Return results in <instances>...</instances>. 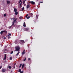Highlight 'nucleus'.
Here are the masks:
<instances>
[{
  "label": "nucleus",
  "mask_w": 73,
  "mask_h": 73,
  "mask_svg": "<svg viewBox=\"0 0 73 73\" xmlns=\"http://www.w3.org/2000/svg\"><path fill=\"white\" fill-rule=\"evenodd\" d=\"M8 68H9V69H11L12 68V67H11V66H8Z\"/></svg>",
  "instance_id": "nucleus-12"
},
{
  "label": "nucleus",
  "mask_w": 73,
  "mask_h": 73,
  "mask_svg": "<svg viewBox=\"0 0 73 73\" xmlns=\"http://www.w3.org/2000/svg\"><path fill=\"white\" fill-rule=\"evenodd\" d=\"M29 60H31V58H28V61H29Z\"/></svg>",
  "instance_id": "nucleus-35"
},
{
  "label": "nucleus",
  "mask_w": 73,
  "mask_h": 73,
  "mask_svg": "<svg viewBox=\"0 0 73 73\" xmlns=\"http://www.w3.org/2000/svg\"><path fill=\"white\" fill-rule=\"evenodd\" d=\"M25 4H24V5L25 6Z\"/></svg>",
  "instance_id": "nucleus-45"
},
{
  "label": "nucleus",
  "mask_w": 73,
  "mask_h": 73,
  "mask_svg": "<svg viewBox=\"0 0 73 73\" xmlns=\"http://www.w3.org/2000/svg\"><path fill=\"white\" fill-rule=\"evenodd\" d=\"M26 61V58H25V59L23 60V61Z\"/></svg>",
  "instance_id": "nucleus-28"
},
{
  "label": "nucleus",
  "mask_w": 73,
  "mask_h": 73,
  "mask_svg": "<svg viewBox=\"0 0 73 73\" xmlns=\"http://www.w3.org/2000/svg\"><path fill=\"white\" fill-rule=\"evenodd\" d=\"M29 15H30L31 16H32L33 15V13H30Z\"/></svg>",
  "instance_id": "nucleus-15"
},
{
  "label": "nucleus",
  "mask_w": 73,
  "mask_h": 73,
  "mask_svg": "<svg viewBox=\"0 0 73 73\" xmlns=\"http://www.w3.org/2000/svg\"><path fill=\"white\" fill-rule=\"evenodd\" d=\"M22 18H23V17L21 16H20L19 17V19H22Z\"/></svg>",
  "instance_id": "nucleus-16"
},
{
  "label": "nucleus",
  "mask_w": 73,
  "mask_h": 73,
  "mask_svg": "<svg viewBox=\"0 0 73 73\" xmlns=\"http://www.w3.org/2000/svg\"><path fill=\"white\" fill-rule=\"evenodd\" d=\"M25 43V42L23 40H21L20 41V44L21 45H23V44Z\"/></svg>",
  "instance_id": "nucleus-3"
},
{
  "label": "nucleus",
  "mask_w": 73,
  "mask_h": 73,
  "mask_svg": "<svg viewBox=\"0 0 73 73\" xmlns=\"http://www.w3.org/2000/svg\"><path fill=\"white\" fill-rule=\"evenodd\" d=\"M29 14L27 15L26 16V18H27V17H28V16H29Z\"/></svg>",
  "instance_id": "nucleus-27"
},
{
  "label": "nucleus",
  "mask_w": 73,
  "mask_h": 73,
  "mask_svg": "<svg viewBox=\"0 0 73 73\" xmlns=\"http://www.w3.org/2000/svg\"><path fill=\"white\" fill-rule=\"evenodd\" d=\"M31 3L32 4H35V2H33V1H31Z\"/></svg>",
  "instance_id": "nucleus-8"
},
{
  "label": "nucleus",
  "mask_w": 73,
  "mask_h": 73,
  "mask_svg": "<svg viewBox=\"0 0 73 73\" xmlns=\"http://www.w3.org/2000/svg\"><path fill=\"white\" fill-rule=\"evenodd\" d=\"M19 7H22L21 4H20Z\"/></svg>",
  "instance_id": "nucleus-31"
},
{
  "label": "nucleus",
  "mask_w": 73,
  "mask_h": 73,
  "mask_svg": "<svg viewBox=\"0 0 73 73\" xmlns=\"http://www.w3.org/2000/svg\"><path fill=\"white\" fill-rule=\"evenodd\" d=\"M29 29V28H27L26 29V31H28Z\"/></svg>",
  "instance_id": "nucleus-23"
},
{
  "label": "nucleus",
  "mask_w": 73,
  "mask_h": 73,
  "mask_svg": "<svg viewBox=\"0 0 73 73\" xmlns=\"http://www.w3.org/2000/svg\"><path fill=\"white\" fill-rule=\"evenodd\" d=\"M24 7H23L22 9V11H24Z\"/></svg>",
  "instance_id": "nucleus-29"
},
{
  "label": "nucleus",
  "mask_w": 73,
  "mask_h": 73,
  "mask_svg": "<svg viewBox=\"0 0 73 73\" xmlns=\"http://www.w3.org/2000/svg\"><path fill=\"white\" fill-rule=\"evenodd\" d=\"M12 26L11 25V26H10L9 27H8L9 29H10V28H12Z\"/></svg>",
  "instance_id": "nucleus-22"
},
{
  "label": "nucleus",
  "mask_w": 73,
  "mask_h": 73,
  "mask_svg": "<svg viewBox=\"0 0 73 73\" xmlns=\"http://www.w3.org/2000/svg\"><path fill=\"white\" fill-rule=\"evenodd\" d=\"M5 71H6V70H5V69H3L2 70V72L3 73H4V72H5Z\"/></svg>",
  "instance_id": "nucleus-4"
},
{
  "label": "nucleus",
  "mask_w": 73,
  "mask_h": 73,
  "mask_svg": "<svg viewBox=\"0 0 73 73\" xmlns=\"http://www.w3.org/2000/svg\"><path fill=\"white\" fill-rule=\"evenodd\" d=\"M22 66V64H20V66H19V68H21V66Z\"/></svg>",
  "instance_id": "nucleus-24"
},
{
  "label": "nucleus",
  "mask_w": 73,
  "mask_h": 73,
  "mask_svg": "<svg viewBox=\"0 0 73 73\" xmlns=\"http://www.w3.org/2000/svg\"><path fill=\"white\" fill-rule=\"evenodd\" d=\"M25 54V52H22V56H23L24 54Z\"/></svg>",
  "instance_id": "nucleus-7"
},
{
  "label": "nucleus",
  "mask_w": 73,
  "mask_h": 73,
  "mask_svg": "<svg viewBox=\"0 0 73 73\" xmlns=\"http://www.w3.org/2000/svg\"><path fill=\"white\" fill-rule=\"evenodd\" d=\"M12 57H11L10 58V60H12Z\"/></svg>",
  "instance_id": "nucleus-30"
},
{
  "label": "nucleus",
  "mask_w": 73,
  "mask_h": 73,
  "mask_svg": "<svg viewBox=\"0 0 73 73\" xmlns=\"http://www.w3.org/2000/svg\"><path fill=\"white\" fill-rule=\"evenodd\" d=\"M11 20H13V18H11Z\"/></svg>",
  "instance_id": "nucleus-46"
},
{
  "label": "nucleus",
  "mask_w": 73,
  "mask_h": 73,
  "mask_svg": "<svg viewBox=\"0 0 73 73\" xmlns=\"http://www.w3.org/2000/svg\"><path fill=\"white\" fill-rule=\"evenodd\" d=\"M1 68H2V66H0V69H1Z\"/></svg>",
  "instance_id": "nucleus-34"
},
{
  "label": "nucleus",
  "mask_w": 73,
  "mask_h": 73,
  "mask_svg": "<svg viewBox=\"0 0 73 73\" xmlns=\"http://www.w3.org/2000/svg\"><path fill=\"white\" fill-rule=\"evenodd\" d=\"M13 51H12L10 53V54H13Z\"/></svg>",
  "instance_id": "nucleus-25"
},
{
  "label": "nucleus",
  "mask_w": 73,
  "mask_h": 73,
  "mask_svg": "<svg viewBox=\"0 0 73 73\" xmlns=\"http://www.w3.org/2000/svg\"><path fill=\"white\" fill-rule=\"evenodd\" d=\"M22 3H23V2H21L20 4H22Z\"/></svg>",
  "instance_id": "nucleus-43"
},
{
  "label": "nucleus",
  "mask_w": 73,
  "mask_h": 73,
  "mask_svg": "<svg viewBox=\"0 0 73 73\" xmlns=\"http://www.w3.org/2000/svg\"><path fill=\"white\" fill-rule=\"evenodd\" d=\"M4 16L5 17V16H6V14H4Z\"/></svg>",
  "instance_id": "nucleus-33"
},
{
  "label": "nucleus",
  "mask_w": 73,
  "mask_h": 73,
  "mask_svg": "<svg viewBox=\"0 0 73 73\" xmlns=\"http://www.w3.org/2000/svg\"><path fill=\"white\" fill-rule=\"evenodd\" d=\"M21 72V69H19V72Z\"/></svg>",
  "instance_id": "nucleus-32"
},
{
  "label": "nucleus",
  "mask_w": 73,
  "mask_h": 73,
  "mask_svg": "<svg viewBox=\"0 0 73 73\" xmlns=\"http://www.w3.org/2000/svg\"><path fill=\"white\" fill-rule=\"evenodd\" d=\"M9 35V36H11V33H9L8 34Z\"/></svg>",
  "instance_id": "nucleus-36"
},
{
  "label": "nucleus",
  "mask_w": 73,
  "mask_h": 73,
  "mask_svg": "<svg viewBox=\"0 0 73 73\" xmlns=\"http://www.w3.org/2000/svg\"><path fill=\"white\" fill-rule=\"evenodd\" d=\"M21 0H20L19 1V3H20V2H21Z\"/></svg>",
  "instance_id": "nucleus-37"
},
{
  "label": "nucleus",
  "mask_w": 73,
  "mask_h": 73,
  "mask_svg": "<svg viewBox=\"0 0 73 73\" xmlns=\"http://www.w3.org/2000/svg\"><path fill=\"white\" fill-rule=\"evenodd\" d=\"M7 57V54H5V57L3 59V60H5L6 59V58Z\"/></svg>",
  "instance_id": "nucleus-5"
},
{
  "label": "nucleus",
  "mask_w": 73,
  "mask_h": 73,
  "mask_svg": "<svg viewBox=\"0 0 73 73\" xmlns=\"http://www.w3.org/2000/svg\"><path fill=\"white\" fill-rule=\"evenodd\" d=\"M23 27H26V25H25V22H24L23 24Z\"/></svg>",
  "instance_id": "nucleus-10"
},
{
  "label": "nucleus",
  "mask_w": 73,
  "mask_h": 73,
  "mask_svg": "<svg viewBox=\"0 0 73 73\" xmlns=\"http://www.w3.org/2000/svg\"><path fill=\"white\" fill-rule=\"evenodd\" d=\"M16 50L15 51L16 52H17V51H18V52H19L20 51V47L19 46H18L15 47Z\"/></svg>",
  "instance_id": "nucleus-1"
},
{
  "label": "nucleus",
  "mask_w": 73,
  "mask_h": 73,
  "mask_svg": "<svg viewBox=\"0 0 73 73\" xmlns=\"http://www.w3.org/2000/svg\"><path fill=\"white\" fill-rule=\"evenodd\" d=\"M5 38H5V37H4V39H5Z\"/></svg>",
  "instance_id": "nucleus-44"
},
{
  "label": "nucleus",
  "mask_w": 73,
  "mask_h": 73,
  "mask_svg": "<svg viewBox=\"0 0 73 73\" xmlns=\"http://www.w3.org/2000/svg\"><path fill=\"white\" fill-rule=\"evenodd\" d=\"M25 1H23V4H24L25 3Z\"/></svg>",
  "instance_id": "nucleus-41"
},
{
  "label": "nucleus",
  "mask_w": 73,
  "mask_h": 73,
  "mask_svg": "<svg viewBox=\"0 0 73 73\" xmlns=\"http://www.w3.org/2000/svg\"><path fill=\"white\" fill-rule=\"evenodd\" d=\"M38 15H36V19H38Z\"/></svg>",
  "instance_id": "nucleus-17"
},
{
  "label": "nucleus",
  "mask_w": 73,
  "mask_h": 73,
  "mask_svg": "<svg viewBox=\"0 0 73 73\" xmlns=\"http://www.w3.org/2000/svg\"><path fill=\"white\" fill-rule=\"evenodd\" d=\"M18 14V13L17 12H15V15H17Z\"/></svg>",
  "instance_id": "nucleus-19"
},
{
  "label": "nucleus",
  "mask_w": 73,
  "mask_h": 73,
  "mask_svg": "<svg viewBox=\"0 0 73 73\" xmlns=\"http://www.w3.org/2000/svg\"><path fill=\"white\" fill-rule=\"evenodd\" d=\"M7 36H8V38H9H9H11V36H9V35H8Z\"/></svg>",
  "instance_id": "nucleus-21"
},
{
  "label": "nucleus",
  "mask_w": 73,
  "mask_h": 73,
  "mask_svg": "<svg viewBox=\"0 0 73 73\" xmlns=\"http://www.w3.org/2000/svg\"><path fill=\"white\" fill-rule=\"evenodd\" d=\"M23 52H25V50H24Z\"/></svg>",
  "instance_id": "nucleus-42"
},
{
  "label": "nucleus",
  "mask_w": 73,
  "mask_h": 73,
  "mask_svg": "<svg viewBox=\"0 0 73 73\" xmlns=\"http://www.w3.org/2000/svg\"><path fill=\"white\" fill-rule=\"evenodd\" d=\"M24 64H23L22 65V68H24Z\"/></svg>",
  "instance_id": "nucleus-20"
},
{
  "label": "nucleus",
  "mask_w": 73,
  "mask_h": 73,
  "mask_svg": "<svg viewBox=\"0 0 73 73\" xmlns=\"http://www.w3.org/2000/svg\"><path fill=\"white\" fill-rule=\"evenodd\" d=\"M20 72L21 73H23V71H21Z\"/></svg>",
  "instance_id": "nucleus-39"
},
{
  "label": "nucleus",
  "mask_w": 73,
  "mask_h": 73,
  "mask_svg": "<svg viewBox=\"0 0 73 73\" xmlns=\"http://www.w3.org/2000/svg\"><path fill=\"white\" fill-rule=\"evenodd\" d=\"M19 53H20V51H18V52L16 55V56H18V54H19Z\"/></svg>",
  "instance_id": "nucleus-9"
},
{
  "label": "nucleus",
  "mask_w": 73,
  "mask_h": 73,
  "mask_svg": "<svg viewBox=\"0 0 73 73\" xmlns=\"http://www.w3.org/2000/svg\"><path fill=\"white\" fill-rule=\"evenodd\" d=\"M40 3H43V2H40Z\"/></svg>",
  "instance_id": "nucleus-40"
},
{
  "label": "nucleus",
  "mask_w": 73,
  "mask_h": 73,
  "mask_svg": "<svg viewBox=\"0 0 73 73\" xmlns=\"http://www.w3.org/2000/svg\"><path fill=\"white\" fill-rule=\"evenodd\" d=\"M14 12H17V9H14Z\"/></svg>",
  "instance_id": "nucleus-14"
},
{
  "label": "nucleus",
  "mask_w": 73,
  "mask_h": 73,
  "mask_svg": "<svg viewBox=\"0 0 73 73\" xmlns=\"http://www.w3.org/2000/svg\"><path fill=\"white\" fill-rule=\"evenodd\" d=\"M14 24H15V22H13V23H12V26H13V25H14Z\"/></svg>",
  "instance_id": "nucleus-18"
},
{
  "label": "nucleus",
  "mask_w": 73,
  "mask_h": 73,
  "mask_svg": "<svg viewBox=\"0 0 73 73\" xmlns=\"http://www.w3.org/2000/svg\"><path fill=\"white\" fill-rule=\"evenodd\" d=\"M17 20V19H15L13 21V22L15 23L16 21Z\"/></svg>",
  "instance_id": "nucleus-11"
},
{
  "label": "nucleus",
  "mask_w": 73,
  "mask_h": 73,
  "mask_svg": "<svg viewBox=\"0 0 73 73\" xmlns=\"http://www.w3.org/2000/svg\"><path fill=\"white\" fill-rule=\"evenodd\" d=\"M7 4H9V3H10V1H7Z\"/></svg>",
  "instance_id": "nucleus-13"
},
{
  "label": "nucleus",
  "mask_w": 73,
  "mask_h": 73,
  "mask_svg": "<svg viewBox=\"0 0 73 73\" xmlns=\"http://www.w3.org/2000/svg\"><path fill=\"white\" fill-rule=\"evenodd\" d=\"M4 32L6 33H7V31L5 30V31H2L0 33L1 34V35H2L3 34V33H4Z\"/></svg>",
  "instance_id": "nucleus-2"
},
{
  "label": "nucleus",
  "mask_w": 73,
  "mask_h": 73,
  "mask_svg": "<svg viewBox=\"0 0 73 73\" xmlns=\"http://www.w3.org/2000/svg\"><path fill=\"white\" fill-rule=\"evenodd\" d=\"M29 18H30V17L29 16V17H27V19H29Z\"/></svg>",
  "instance_id": "nucleus-26"
},
{
  "label": "nucleus",
  "mask_w": 73,
  "mask_h": 73,
  "mask_svg": "<svg viewBox=\"0 0 73 73\" xmlns=\"http://www.w3.org/2000/svg\"><path fill=\"white\" fill-rule=\"evenodd\" d=\"M13 20H15V18L14 17L13 18Z\"/></svg>",
  "instance_id": "nucleus-38"
},
{
  "label": "nucleus",
  "mask_w": 73,
  "mask_h": 73,
  "mask_svg": "<svg viewBox=\"0 0 73 73\" xmlns=\"http://www.w3.org/2000/svg\"><path fill=\"white\" fill-rule=\"evenodd\" d=\"M30 7V6H29V5H27V9H28V8H29Z\"/></svg>",
  "instance_id": "nucleus-6"
}]
</instances>
